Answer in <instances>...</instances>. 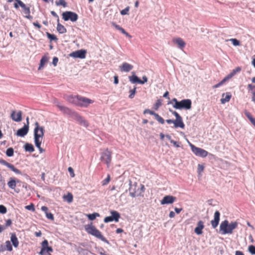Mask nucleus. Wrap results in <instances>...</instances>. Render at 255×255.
Segmentation results:
<instances>
[{
    "mask_svg": "<svg viewBox=\"0 0 255 255\" xmlns=\"http://www.w3.org/2000/svg\"><path fill=\"white\" fill-rule=\"evenodd\" d=\"M44 128L43 127L40 126L38 122H35V128L34 129V143L37 147L40 153H43L44 150L41 147L42 140L44 134Z\"/></svg>",
    "mask_w": 255,
    "mask_h": 255,
    "instance_id": "nucleus-1",
    "label": "nucleus"
},
{
    "mask_svg": "<svg viewBox=\"0 0 255 255\" xmlns=\"http://www.w3.org/2000/svg\"><path fill=\"white\" fill-rule=\"evenodd\" d=\"M67 100L69 103L82 108H87L90 104L94 103V101L79 95L69 96L67 98Z\"/></svg>",
    "mask_w": 255,
    "mask_h": 255,
    "instance_id": "nucleus-2",
    "label": "nucleus"
},
{
    "mask_svg": "<svg viewBox=\"0 0 255 255\" xmlns=\"http://www.w3.org/2000/svg\"><path fill=\"white\" fill-rule=\"evenodd\" d=\"M238 223L237 222H232L230 224L227 220L222 222L220 226V231L222 235L231 234L233 231L238 227Z\"/></svg>",
    "mask_w": 255,
    "mask_h": 255,
    "instance_id": "nucleus-3",
    "label": "nucleus"
},
{
    "mask_svg": "<svg viewBox=\"0 0 255 255\" xmlns=\"http://www.w3.org/2000/svg\"><path fill=\"white\" fill-rule=\"evenodd\" d=\"M84 228L89 234L96 237L107 244H110L109 242L102 235L101 232L96 229L92 223L85 225Z\"/></svg>",
    "mask_w": 255,
    "mask_h": 255,
    "instance_id": "nucleus-4",
    "label": "nucleus"
},
{
    "mask_svg": "<svg viewBox=\"0 0 255 255\" xmlns=\"http://www.w3.org/2000/svg\"><path fill=\"white\" fill-rule=\"evenodd\" d=\"M56 106L64 114L69 116L71 118H73L76 121L78 120V119H79V118L81 116L77 112H76L74 111H72V110L68 108V107H66L65 106L62 105L59 102L57 103Z\"/></svg>",
    "mask_w": 255,
    "mask_h": 255,
    "instance_id": "nucleus-5",
    "label": "nucleus"
},
{
    "mask_svg": "<svg viewBox=\"0 0 255 255\" xmlns=\"http://www.w3.org/2000/svg\"><path fill=\"white\" fill-rule=\"evenodd\" d=\"M62 18L64 21L71 20L72 22H75L78 19V14L73 11H66L62 13Z\"/></svg>",
    "mask_w": 255,
    "mask_h": 255,
    "instance_id": "nucleus-6",
    "label": "nucleus"
},
{
    "mask_svg": "<svg viewBox=\"0 0 255 255\" xmlns=\"http://www.w3.org/2000/svg\"><path fill=\"white\" fill-rule=\"evenodd\" d=\"M112 152L109 150L108 148L106 149L101 153L100 160L102 161L105 162L107 166L109 167L112 160Z\"/></svg>",
    "mask_w": 255,
    "mask_h": 255,
    "instance_id": "nucleus-7",
    "label": "nucleus"
},
{
    "mask_svg": "<svg viewBox=\"0 0 255 255\" xmlns=\"http://www.w3.org/2000/svg\"><path fill=\"white\" fill-rule=\"evenodd\" d=\"M192 152L197 156L205 157L207 156L208 152L205 150L197 147L194 145L189 143Z\"/></svg>",
    "mask_w": 255,
    "mask_h": 255,
    "instance_id": "nucleus-8",
    "label": "nucleus"
},
{
    "mask_svg": "<svg viewBox=\"0 0 255 255\" xmlns=\"http://www.w3.org/2000/svg\"><path fill=\"white\" fill-rule=\"evenodd\" d=\"M192 108V101L190 99H183L179 101L176 109L190 110Z\"/></svg>",
    "mask_w": 255,
    "mask_h": 255,
    "instance_id": "nucleus-9",
    "label": "nucleus"
},
{
    "mask_svg": "<svg viewBox=\"0 0 255 255\" xmlns=\"http://www.w3.org/2000/svg\"><path fill=\"white\" fill-rule=\"evenodd\" d=\"M169 111L171 112V113L176 118V119L175 120V122H176V123H175V128H184L185 127V125L183 122L182 117L176 111H172L171 110H169Z\"/></svg>",
    "mask_w": 255,
    "mask_h": 255,
    "instance_id": "nucleus-10",
    "label": "nucleus"
},
{
    "mask_svg": "<svg viewBox=\"0 0 255 255\" xmlns=\"http://www.w3.org/2000/svg\"><path fill=\"white\" fill-rule=\"evenodd\" d=\"M20 182V181L18 179H16L14 178H10L9 181L7 182V185L9 188L14 190L16 193H18L20 192V190L18 188H16V186L17 183Z\"/></svg>",
    "mask_w": 255,
    "mask_h": 255,
    "instance_id": "nucleus-11",
    "label": "nucleus"
},
{
    "mask_svg": "<svg viewBox=\"0 0 255 255\" xmlns=\"http://www.w3.org/2000/svg\"><path fill=\"white\" fill-rule=\"evenodd\" d=\"M176 199V197L171 195H166L160 201V204L161 205L171 204L174 203Z\"/></svg>",
    "mask_w": 255,
    "mask_h": 255,
    "instance_id": "nucleus-12",
    "label": "nucleus"
},
{
    "mask_svg": "<svg viewBox=\"0 0 255 255\" xmlns=\"http://www.w3.org/2000/svg\"><path fill=\"white\" fill-rule=\"evenodd\" d=\"M86 50L84 49L79 50L72 52L70 56L74 58H78L80 59L85 58L86 57Z\"/></svg>",
    "mask_w": 255,
    "mask_h": 255,
    "instance_id": "nucleus-13",
    "label": "nucleus"
},
{
    "mask_svg": "<svg viewBox=\"0 0 255 255\" xmlns=\"http://www.w3.org/2000/svg\"><path fill=\"white\" fill-rule=\"evenodd\" d=\"M0 163L6 166L8 168H9L10 170H11L12 171L15 172L16 174H21V172L19 169L15 168L13 164L7 162L6 161H5L2 159H0Z\"/></svg>",
    "mask_w": 255,
    "mask_h": 255,
    "instance_id": "nucleus-14",
    "label": "nucleus"
},
{
    "mask_svg": "<svg viewBox=\"0 0 255 255\" xmlns=\"http://www.w3.org/2000/svg\"><path fill=\"white\" fill-rule=\"evenodd\" d=\"M20 6L23 9V12L25 15V17L30 20L33 18L32 16L30 15V7L27 6L22 1H19Z\"/></svg>",
    "mask_w": 255,
    "mask_h": 255,
    "instance_id": "nucleus-15",
    "label": "nucleus"
},
{
    "mask_svg": "<svg viewBox=\"0 0 255 255\" xmlns=\"http://www.w3.org/2000/svg\"><path fill=\"white\" fill-rule=\"evenodd\" d=\"M22 112L19 111L16 115V111L13 110L11 113L10 118L13 121L19 122L22 120Z\"/></svg>",
    "mask_w": 255,
    "mask_h": 255,
    "instance_id": "nucleus-16",
    "label": "nucleus"
},
{
    "mask_svg": "<svg viewBox=\"0 0 255 255\" xmlns=\"http://www.w3.org/2000/svg\"><path fill=\"white\" fill-rule=\"evenodd\" d=\"M220 213L219 211H216L214 213V220L211 222L213 228H216L219 225Z\"/></svg>",
    "mask_w": 255,
    "mask_h": 255,
    "instance_id": "nucleus-17",
    "label": "nucleus"
},
{
    "mask_svg": "<svg viewBox=\"0 0 255 255\" xmlns=\"http://www.w3.org/2000/svg\"><path fill=\"white\" fill-rule=\"evenodd\" d=\"M29 126L28 125H24L22 128L17 130L16 135L18 136L23 137L27 134Z\"/></svg>",
    "mask_w": 255,
    "mask_h": 255,
    "instance_id": "nucleus-18",
    "label": "nucleus"
},
{
    "mask_svg": "<svg viewBox=\"0 0 255 255\" xmlns=\"http://www.w3.org/2000/svg\"><path fill=\"white\" fill-rule=\"evenodd\" d=\"M129 187L128 190L129 191V194L132 197H135L137 195H136V187L137 186V183L134 182V184H132V182L130 180H129Z\"/></svg>",
    "mask_w": 255,
    "mask_h": 255,
    "instance_id": "nucleus-19",
    "label": "nucleus"
},
{
    "mask_svg": "<svg viewBox=\"0 0 255 255\" xmlns=\"http://www.w3.org/2000/svg\"><path fill=\"white\" fill-rule=\"evenodd\" d=\"M205 226L204 222L200 220L197 225V227L194 229V232L198 235H200L203 233L202 230L204 228Z\"/></svg>",
    "mask_w": 255,
    "mask_h": 255,
    "instance_id": "nucleus-20",
    "label": "nucleus"
},
{
    "mask_svg": "<svg viewBox=\"0 0 255 255\" xmlns=\"http://www.w3.org/2000/svg\"><path fill=\"white\" fill-rule=\"evenodd\" d=\"M133 68V67L132 65L127 62H124L123 64L120 66V70L126 72H129Z\"/></svg>",
    "mask_w": 255,
    "mask_h": 255,
    "instance_id": "nucleus-21",
    "label": "nucleus"
},
{
    "mask_svg": "<svg viewBox=\"0 0 255 255\" xmlns=\"http://www.w3.org/2000/svg\"><path fill=\"white\" fill-rule=\"evenodd\" d=\"M222 98L220 100L221 103L222 104H224L230 100L232 97V94L230 92H227L226 93L222 94Z\"/></svg>",
    "mask_w": 255,
    "mask_h": 255,
    "instance_id": "nucleus-22",
    "label": "nucleus"
},
{
    "mask_svg": "<svg viewBox=\"0 0 255 255\" xmlns=\"http://www.w3.org/2000/svg\"><path fill=\"white\" fill-rule=\"evenodd\" d=\"M10 241L14 247L17 248L18 246L19 242L15 233L11 234Z\"/></svg>",
    "mask_w": 255,
    "mask_h": 255,
    "instance_id": "nucleus-23",
    "label": "nucleus"
},
{
    "mask_svg": "<svg viewBox=\"0 0 255 255\" xmlns=\"http://www.w3.org/2000/svg\"><path fill=\"white\" fill-rule=\"evenodd\" d=\"M110 213L113 220L116 222H119V219L121 217L120 214L115 210L111 211Z\"/></svg>",
    "mask_w": 255,
    "mask_h": 255,
    "instance_id": "nucleus-24",
    "label": "nucleus"
},
{
    "mask_svg": "<svg viewBox=\"0 0 255 255\" xmlns=\"http://www.w3.org/2000/svg\"><path fill=\"white\" fill-rule=\"evenodd\" d=\"M174 42L176 43L178 47L182 49L185 46V43L181 38H177L173 40Z\"/></svg>",
    "mask_w": 255,
    "mask_h": 255,
    "instance_id": "nucleus-25",
    "label": "nucleus"
},
{
    "mask_svg": "<svg viewBox=\"0 0 255 255\" xmlns=\"http://www.w3.org/2000/svg\"><path fill=\"white\" fill-rule=\"evenodd\" d=\"M131 76L128 77L129 81L132 84H140V79L135 75L134 72H133Z\"/></svg>",
    "mask_w": 255,
    "mask_h": 255,
    "instance_id": "nucleus-26",
    "label": "nucleus"
},
{
    "mask_svg": "<svg viewBox=\"0 0 255 255\" xmlns=\"http://www.w3.org/2000/svg\"><path fill=\"white\" fill-rule=\"evenodd\" d=\"M48 59H49L48 57L47 56H46V55L43 56L41 58L40 61L39 66L38 69L39 70H41L42 68H43L44 67V65L47 62Z\"/></svg>",
    "mask_w": 255,
    "mask_h": 255,
    "instance_id": "nucleus-27",
    "label": "nucleus"
},
{
    "mask_svg": "<svg viewBox=\"0 0 255 255\" xmlns=\"http://www.w3.org/2000/svg\"><path fill=\"white\" fill-rule=\"evenodd\" d=\"M241 71V68L237 67L235 69H233L232 71L227 76V79H231L237 73L240 72Z\"/></svg>",
    "mask_w": 255,
    "mask_h": 255,
    "instance_id": "nucleus-28",
    "label": "nucleus"
},
{
    "mask_svg": "<svg viewBox=\"0 0 255 255\" xmlns=\"http://www.w3.org/2000/svg\"><path fill=\"white\" fill-rule=\"evenodd\" d=\"M57 30L60 34H64L67 32L66 28L59 22H57Z\"/></svg>",
    "mask_w": 255,
    "mask_h": 255,
    "instance_id": "nucleus-29",
    "label": "nucleus"
},
{
    "mask_svg": "<svg viewBox=\"0 0 255 255\" xmlns=\"http://www.w3.org/2000/svg\"><path fill=\"white\" fill-rule=\"evenodd\" d=\"M24 148L26 151H28L30 152H32L34 151V146L31 143H25L24 145Z\"/></svg>",
    "mask_w": 255,
    "mask_h": 255,
    "instance_id": "nucleus-30",
    "label": "nucleus"
},
{
    "mask_svg": "<svg viewBox=\"0 0 255 255\" xmlns=\"http://www.w3.org/2000/svg\"><path fill=\"white\" fill-rule=\"evenodd\" d=\"M77 122L81 126H83L85 127H88L89 126V124L88 122L85 120L82 116H80L79 119Z\"/></svg>",
    "mask_w": 255,
    "mask_h": 255,
    "instance_id": "nucleus-31",
    "label": "nucleus"
},
{
    "mask_svg": "<svg viewBox=\"0 0 255 255\" xmlns=\"http://www.w3.org/2000/svg\"><path fill=\"white\" fill-rule=\"evenodd\" d=\"M245 114L246 116L250 120V121L251 122L252 125H254V127H255V118H254L252 116L250 112H249L246 111L245 113Z\"/></svg>",
    "mask_w": 255,
    "mask_h": 255,
    "instance_id": "nucleus-32",
    "label": "nucleus"
},
{
    "mask_svg": "<svg viewBox=\"0 0 255 255\" xmlns=\"http://www.w3.org/2000/svg\"><path fill=\"white\" fill-rule=\"evenodd\" d=\"M179 101H178L176 98H174L172 99V100L168 101L167 104H172L173 103H174V104L173 105V107L174 108L176 109L179 104Z\"/></svg>",
    "mask_w": 255,
    "mask_h": 255,
    "instance_id": "nucleus-33",
    "label": "nucleus"
},
{
    "mask_svg": "<svg viewBox=\"0 0 255 255\" xmlns=\"http://www.w3.org/2000/svg\"><path fill=\"white\" fill-rule=\"evenodd\" d=\"M64 199L68 203H71L73 200V196L70 193H68L66 195L64 196Z\"/></svg>",
    "mask_w": 255,
    "mask_h": 255,
    "instance_id": "nucleus-34",
    "label": "nucleus"
},
{
    "mask_svg": "<svg viewBox=\"0 0 255 255\" xmlns=\"http://www.w3.org/2000/svg\"><path fill=\"white\" fill-rule=\"evenodd\" d=\"M46 34L47 37L48 38V39H49L51 41H57L58 40V38L54 34H51L48 32H46Z\"/></svg>",
    "mask_w": 255,
    "mask_h": 255,
    "instance_id": "nucleus-35",
    "label": "nucleus"
},
{
    "mask_svg": "<svg viewBox=\"0 0 255 255\" xmlns=\"http://www.w3.org/2000/svg\"><path fill=\"white\" fill-rule=\"evenodd\" d=\"M87 216L90 220L93 221L96 218V217H99L100 214L98 213H94L93 214H88Z\"/></svg>",
    "mask_w": 255,
    "mask_h": 255,
    "instance_id": "nucleus-36",
    "label": "nucleus"
},
{
    "mask_svg": "<svg viewBox=\"0 0 255 255\" xmlns=\"http://www.w3.org/2000/svg\"><path fill=\"white\" fill-rule=\"evenodd\" d=\"M155 119L161 124H164L165 121L158 114L156 113L154 115Z\"/></svg>",
    "mask_w": 255,
    "mask_h": 255,
    "instance_id": "nucleus-37",
    "label": "nucleus"
},
{
    "mask_svg": "<svg viewBox=\"0 0 255 255\" xmlns=\"http://www.w3.org/2000/svg\"><path fill=\"white\" fill-rule=\"evenodd\" d=\"M14 150L12 147H9L7 149L5 154L8 157H11L13 155Z\"/></svg>",
    "mask_w": 255,
    "mask_h": 255,
    "instance_id": "nucleus-38",
    "label": "nucleus"
},
{
    "mask_svg": "<svg viewBox=\"0 0 255 255\" xmlns=\"http://www.w3.org/2000/svg\"><path fill=\"white\" fill-rule=\"evenodd\" d=\"M229 79H227V76H226L221 81H220L219 83L214 85L213 86V88H217L220 86H222L226 81H228Z\"/></svg>",
    "mask_w": 255,
    "mask_h": 255,
    "instance_id": "nucleus-39",
    "label": "nucleus"
},
{
    "mask_svg": "<svg viewBox=\"0 0 255 255\" xmlns=\"http://www.w3.org/2000/svg\"><path fill=\"white\" fill-rule=\"evenodd\" d=\"M55 4L56 5H62L63 7H66L67 5V2L65 0H59V1H56Z\"/></svg>",
    "mask_w": 255,
    "mask_h": 255,
    "instance_id": "nucleus-40",
    "label": "nucleus"
},
{
    "mask_svg": "<svg viewBox=\"0 0 255 255\" xmlns=\"http://www.w3.org/2000/svg\"><path fill=\"white\" fill-rule=\"evenodd\" d=\"M130 94L128 96L129 98L132 99L135 96L136 93V87H134L133 89L130 90L129 91Z\"/></svg>",
    "mask_w": 255,
    "mask_h": 255,
    "instance_id": "nucleus-41",
    "label": "nucleus"
},
{
    "mask_svg": "<svg viewBox=\"0 0 255 255\" xmlns=\"http://www.w3.org/2000/svg\"><path fill=\"white\" fill-rule=\"evenodd\" d=\"M5 245H6V250H7L8 251H11L12 250V247L10 244V241H7L5 242Z\"/></svg>",
    "mask_w": 255,
    "mask_h": 255,
    "instance_id": "nucleus-42",
    "label": "nucleus"
},
{
    "mask_svg": "<svg viewBox=\"0 0 255 255\" xmlns=\"http://www.w3.org/2000/svg\"><path fill=\"white\" fill-rule=\"evenodd\" d=\"M248 251L252 255H255V246L250 245L248 248Z\"/></svg>",
    "mask_w": 255,
    "mask_h": 255,
    "instance_id": "nucleus-43",
    "label": "nucleus"
},
{
    "mask_svg": "<svg viewBox=\"0 0 255 255\" xmlns=\"http://www.w3.org/2000/svg\"><path fill=\"white\" fill-rule=\"evenodd\" d=\"M7 212L6 208L3 205H0V213L2 214H5Z\"/></svg>",
    "mask_w": 255,
    "mask_h": 255,
    "instance_id": "nucleus-44",
    "label": "nucleus"
},
{
    "mask_svg": "<svg viewBox=\"0 0 255 255\" xmlns=\"http://www.w3.org/2000/svg\"><path fill=\"white\" fill-rule=\"evenodd\" d=\"M129 10V7L127 6L125 9L122 10L120 12L121 14L123 15H126L128 14V12Z\"/></svg>",
    "mask_w": 255,
    "mask_h": 255,
    "instance_id": "nucleus-45",
    "label": "nucleus"
},
{
    "mask_svg": "<svg viewBox=\"0 0 255 255\" xmlns=\"http://www.w3.org/2000/svg\"><path fill=\"white\" fill-rule=\"evenodd\" d=\"M230 40L232 42V43L234 46H239L240 45V41L237 39L232 38Z\"/></svg>",
    "mask_w": 255,
    "mask_h": 255,
    "instance_id": "nucleus-46",
    "label": "nucleus"
},
{
    "mask_svg": "<svg viewBox=\"0 0 255 255\" xmlns=\"http://www.w3.org/2000/svg\"><path fill=\"white\" fill-rule=\"evenodd\" d=\"M25 208L28 210L34 211L35 210V208L33 204L31 203L30 205L26 206Z\"/></svg>",
    "mask_w": 255,
    "mask_h": 255,
    "instance_id": "nucleus-47",
    "label": "nucleus"
},
{
    "mask_svg": "<svg viewBox=\"0 0 255 255\" xmlns=\"http://www.w3.org/2000/svg\"><path fill=\"white\" fill-rule=\"evenodd\" d=\"M42 249H45L48 247V243L47 240H44L41 243Z\"/></svg>",
    "mask_w": 255,
    "mask_h": 255,
    "instance_id": "nucleus-48",
    "label": "nucleus"
},
{
    "mask_svg": "<svg viewBox=\"0 0 255 255\" xmlns=\"http://www.w3.org/2000/svg\"><path fill=\"white\" fill-rule=\"evenodd\" d=\"M110 176L108 175L107 177L102 181V185L104 186L107 185L110 181Z\"/></svg>",
    "mask_w": 255,
    "mask_h": 255,
    "instance_id": "nucleus-49",
    "label": "nucleus"
},
{
    "mask_svg": "<svg viewBox=\"0 0 255 255\" xmlns=\"http://www.w3.org/2000/svg\"><path fill=\"white\" fill-rule=\"evenodd\" d=\"M104 221V222L106 223L114 221L111 216L105 217Z\"/></svg>",
    "mask_w": 255,
    "mask_h": 255,
    "instance_id": "nucleus-50",
    "label": "nucleus"
},
{
    "mask_svg": "<svg viewBox=\"0 0 255 255\" xmlns=\"http://www.w3.org/2000/svg\"><path fill=\"white\" fill-rule=\"evenodd\" d=\"M46 217L47 219H50L51 220H54V218L53 215L51 213H46Z\"/></svg>",
    "mask_w": 255,
    "mask_h": 255,
    "instance_id": "nucleus-51",
    "label": "nucleus"
},
{
    "mask_svg": "<svg viewBox=\"0 0 255 255\" xmlns=\"http://www.w3.org/2000/svg\"><path fill=\"white\" fill-rule=\"evenodd\" d=\"M119 31H120L123 34H125L127 37H131V35L128 33L126 32V31L122 27L121 28Z\"/></svg>",
    "mask_w": 255,
    "mask_h": 255,
    "instance_id": "nucleus-52",
    "label": "nucleus"
},
{
    "mask_svg": "<svg viewBox=\"0 0 255 255\" xmlns=\"http://www.w3.org/2000/svg\"><path fill=\"white\" fill-rule=\"evenodd\" d=\"M143 114H149L150 115H153L154 116V114H155V112H154V111H151L149 109H145L144 112H143Z\"/></svg>",
    "mask_w": 255,
    "mask_h": 255,
    "instance_id": "nucleus-53",
    "label": "nucleus"
},
{
    "mask_svg": "<svg viewBox=\"0 0 255 255\" xmlns=\"http://www.w3.org/2000/svg\"><path fill=\"white\" fill-rule=\"evenodd\" d=\"M161 102L160 100H157L155 104L154 105V108L155 110H157L158 108L161 106Z\"/></svg>",
    "mask_w": 255,
    "mask_h": 255,
    "instance_id": "nucleus-54",
    "label": "nucleus"
},
{
    "mask_svg": "<svg viewBox=\"0 0 255 255\" xmlns=\"http://www.w3.org/2000/svg\"><path fill=\"white\" fill-rule=\"evenodd\" d=\"M142 78V80L140 79V84H144L145 83H146L147 82L148 79L146 76H143Z\"/></svg>",
    "mask_w": 255,
    "mask_h": 255,
    "instance_id": "nucleus-55",
    "label": "nucleus"
},
{
    "mask_svg": "<svg viewBox=\"0 0 255 255\" xmlns=\"http://www.w3.org/2000/svg\"><path fill=\"white\" fill-rule=\"evenodd\" d=\"M68 171L69 172L70 174V176L72 177H74L75 176V174H74V170L71 167H69L68 169Z\"/></svg>",
    "mask_w": 255,
    "mask_h": 255,
    "instance_id": "nucleus-56",
    "label": "nucleus"
},
{
    "mask_svg": "<svg viewBox=\"0 0 255 255\" xmlns=\"http://www.w3.org/2000/svg\"><path fill=\"white\" fill-rule=\"evenodd\" d=\"M204 166L201 164H198V172L201 173L204 170Z\"/></svg>",
    "mask_w": 255,
    "mask_h": 255,
    "instance_id": "nucleus-57",
    "label": "nucleus"
},
{
    "mask_svg": "<svg viewBox=\"0 0 255 255\" xmlns=\"http://www.w3.org/2000/svg\"><path fill=\"white\" fill-rule=\"evenodd\" d=\"M19 1H21L20 0H15V3H14V7L16 9H18L20 6V4L19 3Z\"/></svg>",
    "mask_w": 255,
    "mask_h": 255,
    "instance_id": "nucleus-58",
    "label": "nucleus"
},
{
    "mask_svg": "<svg viewBox=\"0 0 255 255\" xmlns=\"http://www.w3.org/2000/svg\"><path fill=\"white\" fill-rule=\"evenodd\" d=\"M58 62V58L57 57H54L53 58L52 64L54 66H56Z\"/></svg>",
    "mask_w": 255,
    "mask_h": 255,
    "instance_id": "nucleus-59",
    "label": "nucleus"
},
{
    "mask_svg": "<svg viewBox=\"0 0 255 255\" xmlns=\"http://www.w3.org/2000/svg\"><path fill=\"white\" fill-rule=\"evenodd\" d=\"M12 224V221L11 219H8L6 221V223L5 224V228L8 227Z\"/></svg>",
    "mask_w": 255,
    "mask_h": 255,
    "instance_id": "nucleus-60",
    "label": "nucleus"
},
{
    "mask_svg": "<svg viewBox=\"0 0 255 255\" xmlns=\"http://www.w3.org/2000/svg\"><path fill=\"white\" fill-rule=\"evenodd\" d=\"M51 14L55 17L57 18V22L59 21V16L54 11H51Z\"/></svg>",
    "mask_w": 255,
    "mask_h": 255,
    "instance_id": "nucleus-61",
    "label": "nucleus"
},
{
    "mask_svg": "<svg viewBox=\"0 0 255 255\" xmlns=\"http://www.w3.org/2000/svg\"><path fill=\"white\" fill-rule=\"evenodd\" d=\"M45 251L46 253H50V252H53V249L51 247L48 246L47 248L45 249Z\"/></svg>",
    "mask_w": 255,
    "mask_h": 255,
    "instance_id": "nucleus-62",
    "label": "nucleus"
},
{
    "mask_svg": "<svg viewBox=\"0 0 255 255\" xmlns=\"http://www.w3.org/2000/svg\"><path fill=\"white\" fill-rule=\"evenodd\" d=\"M41 210L45 212V214H46V213H48V209L46 206H42L41 208Z\"/></svg>",
    "mask_w": 255,
    "mask_h": 255,
    "instance_id": "nucleus-63",
    "label": "nucleus"
},
{
    "mask_svg": "<svg viewBox=\"0 0 255 255\" xmlns=\"http://www.w3.org/2000/svg\"><path fill=\"white\" fill-rule=\"evenodd\" d=\"M39 254L41 255H46L47 253H46L45 249L41 248V250L40 252H39Z\"/></svg>",
    "mask_w": 255,
    "mask_h": 255,
    "instance_id": "nucleus-64",
    "label": "nucleus"
}]
</instances>
